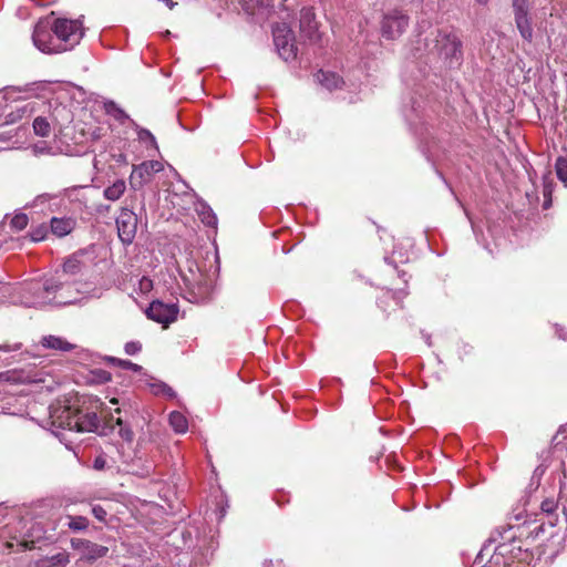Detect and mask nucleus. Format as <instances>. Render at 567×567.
<instances>
[{"label": "nucleus", "instance_id": "nucleus-1", "mask_svg": "<svg viewBox=\"0 0 567 567\" xmlns=\"http://www.w3.org/2000/svg\"><path fill=\"white\" fill-rule=\"evenodd\" d=\"M414 56L440 69H454L462 64V41L451 28L429 25L416 35Z\"/></svg>", "mask_w": 567, "mask_h": 567}, {"label": "nucleus", "instance_id": "nucleus-2", "mask_svg": "<svg viewBox=\"0 0 567 567\" xmlns=\"http://www.w3.org/2000/svg\"><path fill=\"white\" fill-rule=\"evenodd\" d=\"M51 277L25 281L13 289L12 300L24 307L41 308L52 306Z\"/></svg>", "mask_w": 567, "mask_h": 567}, {"label": "nucleus", "instance_id": "nucleus-3", "mask_svg": "<svg viewBox=\"0 0 567 567\" xmlns=\"http://www.w3.org/2000/svg\"><path fill=\"white\" fill-rule=\"evenodd\" d=\"M52 289V306L61 307L75 303L79 300V295L89 293L86 285L78 281L69 282L61 276L51 277Z\"/></svg>", "mask_w": 567, "mask_h": 567}, {"label": "nucleus", "instance_id": "nucleus-4", "mask_svg": "<svg viewBox=\"0 0 567 567\" xmlns=\"http://www.w3.org/2000/svg\"><path fill=\"white\" fill-rule=\"evenodd\" d=\"M34 47L47 54L65 52V47H61V41L56 40L54 28L50 18L40 19L32 33Z\"/></svg>", "mask_w": 567, "mask_h": 567}, {"label": "nucleus", "instance_id": "nucleus-5", "mask_svg": "<svg viewBox=\"0 0 567 567\" xmlns=\"http://www.w3.org/2000/svg\"><path fill=\"white\" fill-rule=\"evenodd\" d=\"M52 23L56 40L61 41L60 45L65 47V51L79 44L84 35L82 24L79 20L55 19Z\"/></svg>", "mask_w": 567, "mask_h": 567}, {"label": "nucleus", "instance_id": "nucleus-6", "mask_svg": "<svg viewBox=\"0 0 567 567\" xmlns=\"http://www.w3.org/2000/svg\"><path fill=\"white\" fill-rule=\"evenodd\" d=\"M272 37L276 50L282 60L290 61L297 56L295 34L287 23H277L274 25Z\"/></svg>", "mask_w": 567, "mask_h": 567}, {"label": "nucleus", "instance_id": "nucleus-7", "mask_svg": "<svg viewBox=\"0 0 567 567\" xmlns=\"http://www.w3.org/2000/svg\"><path fill=\"white\" fill-rule=\"evenodd\" d=\"M409 25V17L400 10L389 11L383 16L381 22L382 35L389 40L396 39L402 35Z\"/></svg>", "mask_w": 567, "mask_h": 567}, {"label": "nucleus", "instance_id": "nucleus-8", "mask_svg": "<svg viewBox=\"0 0 567 567\" xmlns=\"http://www.w3.org/2000/svg\"><path fill=\"white\" fill-rule=\"evenodd\" d=\"M116 228L121 241L124 245L132 244L137 230L136 214L128 208H122L116 218Z\"/></svg>", "mask_w": 567, "mask_h": 567}, {"label": "nucleus", "instance_id": "nucleus-9", "mask_svg": "<svg viewBox=\"0 0 567 567\" xmlns=\"http://www.w3.org/2000/svg\"><path fill=\"white\" fill-rule=\"evenodd\" d=\"M76 412L71 405L58 403L50 408V419L53 426L73 431L76 423Z\"/></svg>", "mask_w": 567, "mask_h": 567}, {"label": "nucleus", "instance_id": "nucleus-10", "mask_svg": "<svg viewBox=\"0 0 567 567\" xmlns=\"http://www.w3.org/2000/svg\"><path fill=\"white\" fill-rule=\"evenodd\" d=\"M147 317L165 327L177 319L178 307L176 303H164L159 300L151 302L146 310Z\"/></svg>", "mask_w": 567, "mask_h": 567}, {"label": "nucleus", "instance_id": "nucleus-11", "mask_svg": "<svg viewBox=\"0 0 567 567\" xmlns=\"http://www.w3.org/2000/svg\"><path fill=\"white\" fill-rule=\"evenodd\" d=\"M71 547L81 553L85 560H96L107 555L109 548L83 538H72Z\"/></svg>", "mask_w": 567, "mask_h": 567}, {"label": "nucleus", "instance_id": "nucleus-12", "mask_svg": "<svg viewBox=\"0 0 567 567\" xmlns=\"http://www.w3.org/2000/svg\"><path fill=\"white\" fill-rule=\"evenodd\" d=\"M513 549L514 547L509 544H499L485 567H514Z\"/></svg>", "mask_w": 567, "mask_h": 567}, {"label": "nucleus", "instance_id": "nucleus-13", "mask_svg": "<svg viewBox=\"0 0 567 567\" xmlns=\"http://www.w3.org/2000/svg\"><path fill=\"white\" fill-rule=\"evenodd\" d=\"M76 226V219L72 216L52 217L50 219V231L59 237H65L71 234Z\"/></svg>", "mask_w": 567, "mask_h": 567}, {"label": "nucleus", "instance_id": "nucleus-14", "mask_svg": "<svg viewBox=\"0 0 567 567\" xmlns=\"http://www.w3.org/2000/svg\"><path fill=\"white\" fill-rule=\"evenodd\" d=\"M76 423L73 429L75 432H96L100 426V420L95 412L82 413L78 410Z\"/></svg>", "mask_w": 567, "mask_h": 567}, {"label": "nucleus", "instance_id": "nucleus-15", "mask_svg": "<svg viewBox=\"0 0 567 567\" xmlns=\"http://www.w3.org/2000/svg\"><path fill=\"white\" fill-rule=\"evenodd\" d=\"M83 186H74L63 189L61 192L62 198H65V209L68 204L71 205L72 209L81 210L85 206V197L83 195Z\"/></svg>", "mask_w": 567, "mask_h": 567}, {"label": "nucleus", "instance_id": "nucleus-16", "mask_svg": "<svg viewBox=\"0 0 567 567\" xmlns=\"http://www.w3.org/2000/svg\"><path fill=\"white\" fill-rule=\"evenodd\" d=\"M153 175L154 174L148 169L144 162L138 165H134L130 176V184L134 189L141 188L151 182Z\"/></svg>", "mask_w": 567, "mask_h": 567}, {"label": "nucleus", "instance_id": "nucleus-17", "mask_svg": "<svg viewBox=\"0 0 567 567\" xmlns=\"http://www.w3.org/2000/svg\"><path fill=\"white\" fill-rule=\"evenodd\" d=\"M185 282L194 288H197V291L194 293L195 300H203L209 296L210 286L205 281L203 276L198 272L192 271V277H184Z\"/></svg>", "mask_w": 567, "mask_h": 567}, {"label": "nucleus", "instance_id": "nucleus-18", "mask_svg": "<svg viewBox=\"0 0 567 567\" xmlns=\"http://www.w3.org/2000/svg\"><path fill=\"white\" fill-rule=\"evenodd\" d=\"M300 30L308 38H312L317 32L316 14L312 8H302L300 11Z\"/></svg>", "mask_w": 567, "mask_h": 567}, {"label": "nucleus", "instance_id": "nucleus-19", "mask_svg": "<svg viewBox=\"0 0 567 567\" xmlns=\"http://www.w3.org/2000/svg\"><path fill=\"white\" fill-rule=\"evenodd\" d=\"M195 210L203 224L212 228L217 227V216L207 203L204 200H198L195 204Z\"/></svg>", "mask_w": 567, "mask_h": 567}, {"label": "nucleus", "instance_id": "nucleus-20", "mask_svg": "<svg viewBox=\"0 0 567 567\" xmlns=\"http://www.w3.org/2000/svg\"><path fill=\"white\" fill-rule=\"evenodd\" d=\"M317 81L328 91H333L344 84L343 80L334 72L320 70L316 74Z\"/></svg>", "mask_w": 567, "mask_h": 567}, {"label": "nucleus", "instance_id": "nucleus-21", "mask_svg": "<svg viewBox=\"0 0 567 567\" xmlns=\"http://www.w3.org/2000/svg\"><path fill=\"white\" fill-rule=\"evenodd\" d=\"M70 563L68 551H59L52 556H45L37 561V567H65Z\"/></svg>", "mask_w": 567, "mask_h": 567}, {"label": "nucleus", "instance_id": "nucleus-22", "mask_svg": "<svg viewBox=\"0 0 567 567\" xmlns=\"http://www.w3.org/2000/svg\"><path fill=\"white\" fill-rule=\"evenodd\" d=\"M83 267L84 265L81 257L74 254L64 261L62 271L58 272L56 276H61V278H64L65 276H75L82 271Z\"/></svg>", "mask_w": 567, "mask_h": 567}, {"label": "nucleus", "instance_id": "nucleus-23", "mask_svg": "<svg viewBox=\"0 0 567 567\" xmlns=\"http://www.w3.org/2000/svg\"><path fill=\"white\" fill-rule=\"evenodd\" d=\"M41 344L47 349L69 352L74 349V346L65 339L56 336H45L41 340Z\"/></svg>", "mask_w": 567, "mask_h": 567}, {"label": "nucleus", "instance_id": "nucleus-24", "mask_svg": "<svg viewBox=\"0 0 567 567\" xmlns=\"http://www.w3.org/2000/svg\"><path fill=\"white\" fill-rule=\"evenodd\" d=\"M22 349L21 342H4L0 344V364L10 365L13 363L14 355H10L13 352H18Z\"/></svg>", "mask_w": 567, "mask_h": 567}, {"label": "nucleus", "instance_id": "nucleus-25", "mask_svg": "<svg viewBox=\"0 0 567 567\" xmlns=\"http://www.w3.org/2000/svg\"><path fill=\"white\" fill-rule=\"evenodd\" d=\"M126 190V183L124 179H116L113 184L105 187L103 196L105 199L116 202Z\"/></svg>", "mask_w": 567, "mask_h": 567}, {"label": "nucleus", "instance_id": "nucleus-26", "mask_svg": "<svg viewBox=\"0 0 567 567\" xmlns=\"http://www.w3.org/2000/svg\"><path fill=\"white\" fill-rule=\"evenodd\" d=\"M169 424L174 431L179 434L186 433L188 430V421L186 416L178 411L171 412Z\"/></svg>", "mask_w": 567, "mask_h": 567}, {"label": "nucleus", "instance_id": "nucleus-27", "mask_svg": "<svg viewBox=\"0 0 567 567\" xmlns=\"http://www.w3.org/2000/svg\"><path fill=\"white\" fill-rule=\"evenodd\" d=\"M104 109L106 114L112 116L114 120L118 121L120 123H124L125 121H132L130 116L125 113L124 110H122L115 102L107 101L104 103Z\"/></svg>", "mask_w": 567, "mask_h": 567}, {"label": "nucleus", "instance_id": "nucleus-28", "mask_svg": "<svg viewBox=\"0 0 567 567\" xmlns=\"http://www.w3.org/2000/svg\"><path fill=\"white\" fill-rule=\"evenodd\" d=\"M68 527L74 533L84 532L87 529L90 522L85 516L81 515H66Z\"/></svg>", "mask_w": 567, "mask_h": 567}, {"label": "nucleus", "instance_id": "nucleus-29", "mask_svg": "<svg viewBox=\"0 0 567 567\" xmlns=\"http://www.w3.org/2000/svg\"><path fill=\"white\" fill-rule=\"evenodd\" d=\"M515 22H516V25H517V29H518L520 35L525 40L530 42L533 39V28H532L528 16L516 17Z\"/></svg>", "mask_w": 567, "mask_h": 567}, {"label": "nucleus", "instance_id": "nucleus-30", "mask_svg": "<svg viewBox=\"0 0 567 567\" xmlns=\"http://www.w3.org/2000/svg\"><path fill=\"white\" fill-rule=\"evenodd\" d=\"M131 124L135 128V131L137 133V138H138L140 142L145 143V144H150L155 150H158L157 143H156V138L151 133V131H148L146 128H143V127H140L134 121H131Z\"/></svg>", "mask_w": 567, "mask_h": 567}, {"label": "nucleus", "instance_id": "nucleus-31", "mask_svg": "<svg viewBox=\"0 0 567 567\" xmlns=\"http://www.w3.org/2000/svg\"><path fill=\"white\" fill-rule=\"evenodd\" d=\"M124 470L127 473L137 475L140 477H146L152 473L153 466L151 463H144L141 466L136 465L135 463H127Z\"/></svg>", "mask_w": 567, "mask_h": 567}, {"label": "nucleus", "instance_id": "nucleus-32", "mask_svg": "<svg viewBox=\"0 0 567 567\" xmlns=\"http://www.w3.org/2000/svg\"><path fill=\"white\" fill-rule=\"evenodd\" d=\"M33 130L38 136L47 137L50 135L51 126L45 117L38 116L33 121Z\"/></svg>", "mask_w": 567, "mask_h": 567}, {"label": "nucleus", "instance_id": "nucleus-33", "mask_svg": "<svg viewBox=\"0 0 567 567\" xmlns=\"http://www.w3.org/2000/svg\"><path fill=\"white\" fill-rule=\"evenodd\" d=\"M553 178L550 173L543 177V195L545 197L544 208L547 209L551 203V193H553Z\"/></svg>", "mask_w": 567, "mask_h": 567}, {"label": "nucleus", "instance_id": "nucleus-34", "mask_svg": "<svg viewBox=\"0 0 567 567\" xmlns=\"http://www.w3.org/2000/svg\"><path fill=\"white\" fill-rule=\"evenodd\" d=\"M152 392L155 395H163L168 399L175 398L176 393L175 391L166 383L164 382H155L151 384Z\"/></svg>", "mask_w": 567, "mask_h": 567}, {"label": "nucleus", "instance_id": "nucleus-35", "mask_svg": "<svg viewBox=\"0 0 567 567\" xmlns=\"http://www.w3.org/2000/svg\"><path fill=\"white\" fill-rule=\"evenodd\" d=\"M555 169L558 179L567 185V157L559 156L556 159Z\"/></svg>", "mask_w": 567, "mask_h": 567}, {"label": "nucleus", "instance_id": "nucleus-36", "mask_svg": "<svg viewBox=\"0 0 567 567\" xmlns=\"http://www.w3.org/2000/svg\"><path fill=\"white\" fill-rule=\"evenodd\" d=\"M51 199L48 203V210L50 213H55L61 210L62 208L65 209V198H62L61 193L59 194H51Z\"/></svg>", "mask_w": 567, "mask_h": 567}, {"label": "nucleus", "instance_id": "nucleus-37", "mask_svg": "<svg viewBox=\"0 0 567 567\" xmlns=\"http://www.w3.org/2000/svg\"><path fill=\"white\" fill-rule=\"evenodd\" d=\"M116 425L118 426V434H120V436L124 441L131 442L133 440V437H134V433L131 430V427L121 417L116 419Z\"/></svg>", "mask_w": 567, "mask_h": 567}, {"label": "nucleus", "instance_id": "nucleus-38", "mask_svg": "<svg viewBox=\"0 0 567 567\" xmlns=\"http://www.w3.org/2000/svg\"><path fill=\"white\" fill-rule=\"evenodd\" d=\"M51 198H52L51 194H49V193L38 195L33 199L31 207L39 208L41 212H43L45 208L48 209V203L50 202Z\"/></svg>", "mask_w": 567, "mask_h": 567}, {"label": "nucleus", "instance_id": "nucleus-39", "mask_svg": "<svg viewBox=\"0 0 567 567\" xmlns=\"http://www.w3.org/2000/svg\"><path fill=\"white\" fill-rule=\"evenodd\" d=\"M109 360L114 365H118L123 369L132 370L134 372H140L142 370L141 365L133 363L132 361H128V360H122V359H116V358H110Z\"/></svg>", "mask_w": 567, "mask_h": 567}, {"label": "nucleus", "instance_id": "nucleus-40", "mask_svg": "<svg viewBox=\"0 0 567 567\" xmlns=\"http://www.w3.org/2000/svg\"><path fill=\"white\" fill-rule=\"evenodd\" d=\"M28 216L23 213H20L12 217L10 224L12 228L17 230H22L28 226Z\"/></svg>", "mask_w": 567, "mask_h": 567}, {"label": "nucleus", "instance_id": "nucleus-41", "mask_svg": "<svg viewBox=\"0 0 567 567\" xmlns=\"http://www.w3.org/2000/svg\"><path fill=\"white\" fill-rule=\"evenodd\" d=\"M49 228L45 225H40L30 233L32 241H41L48 235Z\"/></svg>", "mask_w": 567, "mask_h": 567}, {"label": "nucleus", "instance_id": "nucleus-42", "mask_svg": "<svg viewBox=\"0 0 567 567\" xmlns=\"http://www.w3.org/2000/svg\"><path fill=\"white\" fill-rule=\"evenodd\" d=\"M513 8L515 18L522 16H528V9L526 0H513Z\"/></svg>", "mask_w": 567, "mask_h": 567}, {"label": "nucleus", "instance_id": "nucleus-43", "mask_svg": "<svg viewBox=\"0 0 567 567\" xmlns=\"http://www.w3.org/2000/svg\"><path fill=\"white\" fill-rule=\"evenodd\" d=\"M92 467L96 471H104L106 468H110L106 455L99 454L97 456H95V458L93 460Z\"/></svg>", "mask_w": 567, "mask_h": 567}, {"label": "nucleus", "instance_id": "nucleus-44", "mask_svg": "<svg viewBox=\"0 0 567 567\" xmlns=\"http://www.w3.org/2000/svg\"><path fill=\"white\" fill-rule=\"evenodd\" d=\"M558 503L554 498H546L540 504V509L546 514H553L557 509Z\"/></svg>", "mask_w": 567, "mask_h": 567}, {"label": "nucleus", "instance_id": "nucleus-45", "mask_svg": "<svg viewBox=\"0 0 567 567\" xmlns=\"http://www.w3.org/2000/svg\"><path fill=\"white\" fill-rule=\"evenodd\" d=\"M92 514L93 516L99 520V522H102V523H105L106 522V517H107V512L106 509L101 506V505H94L92 507Z\"/></svg>", "mask_w": 567, "mask_h": 567}, {"label": "nucleus", "instance_id": "nucleus-46", "mask_svg": "<svg viewBox=\"0 0 567 567\" xmlns=\"http://www.w3.org/2000/svg\"><path fill=\"white\" fill-rule=\"evenodd\" d=\"M138 289L142 293H147L153 289V281L148 277H142L138 280Z\"/></svg>", "mask_w": 567, "mask_h": 567}, {"label": "nucleus", "instance_id": "nucleus-47", "mask_svg": "<svg viewBox=\"0 0 567 567\" xmlns=\"http://www.w3.org/2000/svg\"><path fill=\"white\" fill-rule=\"evenodd\" d=\"M125 353L134 355L142 350V344L138 341H130L124 347Z\"/></svg>", "mask_w": 567, "mask_h": 567}, {"label": "nucleus", "instance_id": "nucleus-48", "mask_svg": "<svg viewBox=\"0 0 567 567\" xmlns=\"http://www.w3.org/2000/svg\"><path fill=\"white\" fill-rule=\"evenodd\" d=\"M144 163L153 174L159 173L164 168L163 164L159 161H145Z\"/></svg>", "mask_w": 567, "mask_h": 567}, {"label": "nucleus", "instance_id": "nucleus-49", "mask_svg": "<svg viewBox=\"0 0 567 567\" xmlns=\"http://www.w3.org/2000/svg\"><path fill=\"white\" fill-rule=\"evenodd\" d=\"M567 432V424L565 425H561L558 430V432L556 433V435L554 436V441H557V444L561 443V441L558 440L559 435L560 434H564ZM565 440H567V435L564 436ZM566 445H567V442H566Z\"/></svg>", "mask_w": 567, "mask_h": 567}, {"label": "nucleus", "instance_id": "nucleus-50", "mask_svg": "<svg viewBox=\"0 0 567 567\" xmlns=\"http://www.w3.org/2000/svg\"><path fill=\"white\" fill-rule=\"evenodd\" d=\"M483 560H484V553L483 550L477 555V557L475 558L474 563H473V566L472 567H484L483 565Z\"/></svg>", "mask_w": 567, "mask_h": 567}, {"label": "nucleus", "instance_id": "nucleus-51", "mask_svg": "<svg viewBox=\"0 0 567 567\" xmlns=\"http://www.w3.org/2000/svg\"><path fill=\"white\" fill-rule=\"evenodd\" d=\"M100 379H101V381H103V382H107V381H110V380H111V373H110V372H107V371H103V370H101V371H100Z\"/></svg>", "mask_w": 567, "mask_h": 567}, {"label": "nucleus", "instance_id": "nucleus-52", "mask_svg": "<svg viewBox=\"0 0 567 567\" xmlns=\"http://www.w3.org/2000/svg\"><path fill=\"white\" fill-rule=\"evenodd\" d=\"M555 327H556V333H557L558 338L566 340L567 338L564 333V328L559 327L558 324H556Z\"/></svg>", "mask_w": 567, "mask_h": 567}, {"label": "nucleus", "instance_id": "nucleus-53", "mask_svg": "<svg viewBox=\"0 0 567 567\" xmlns=\"http://www.w3.org/2000/svg\"><path fill=\"white\" fill-rule=\"evenodd\" d=\"M9 290H10V286L4 285V284H0V293H1V296H4L6 293H8Z\"/></svg>", "mask_w": 567, "mask_h": 567}, {"label": "nucleus", "instance_id": "nucleus-54", "mask_svg": "<svg viewBox=\"0 0 567 567\" xmlns=\"http://www.w3.org/2000/svg\"><path fill=\"white\" fill-rule=\"evenodd\" d=\"M20 381L39 382L41 380L40 379H31L30 377H25V378L20 379Z\"/></svg>", "mask_w": 567, "mask_h": 567}, {"label": "nucleus", "instance_id": "nucleus-55", "mask_svg": "<svg viewBox=\"0 0 567 567\" xmlns=\"http://www.w3.org/2000/svg\"><path fill=\"white\" fill-rule=\"evenodd\" d=\"M271 564H272L271 560H265V563H264L265 567H269V565H271Z\"/></svg>", "mask_w": 567, "mask_h": 567}, {"label": "nucleus", "instance_id": "nucleus-56", "mask_svg": "<svg viewBox=\"0 0 567 567\" xmlns=\"http://www.w3.org/2000/svg\"><path fill=\"white\" fill-rule=\"evenodd\" d=\"M480 4H485L487 3L488 0H476Z\"/></svg>", "mask_w": 567, "mask_h": 567}, {"label": "nucleus", "instance_id": "nucleus-57", "mask_svg": "<svg viewBox=\"0 0 567 567\" xmlns=\"http://www.w3.org/2000/svg\"><path fill=\"white\" fill-rule=\"evenodd\" d=\"M267 2H268V0H261V1H260V4H261V6H264V4H265V6H267V4H268Z\"/></svg>", "mask_w": 567, "mask_h": 567}, {"label": "nucleus", "instance_id": "nucleus-58", "mask_svg": "<svg viewBox=\"0 0 567 567\" xmlns=\"http://www.w3.org/2000/svg\"><path fill=\"white\" fill-rule=\"evenodd\" d=\"M111 403H113V404H117V403H118V400H117V399H112V400H111Z\"/></svg>", "mask_w": 567, "mask_h": 567}, {"label": "nucleus", "instance_id": "nucleus-59", "mask_svg": "<svg viewBox=\"0 0 567 567\" xmlns=\"http://www.w3.org/2000/svg\"><path fill=\"white\" fill-rule=\"evenodd\" d=\"M427 346H431V341H430V337L427 336L426 339H425Z\"/></svg>", "mask_w": 567, "mask_h": 567}]
</instances>
